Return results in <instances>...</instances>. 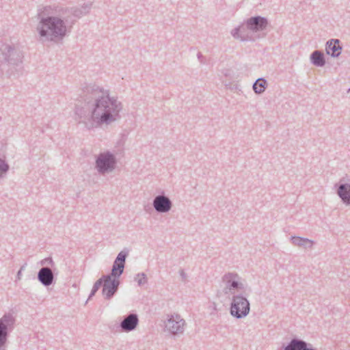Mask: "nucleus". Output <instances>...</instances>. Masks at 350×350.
I'll list each match as a JSON object with an SVG mask.
<instances>
[{"instance_id":"1","label":"nucleus","mask_w":350,"mask_h":350,"mask_svg":"<svg viewBox=\"0 0 350 350\" xmlns=\"http://www.w3.org/2000/svg\"><path fill=\"white\" fill-rule=\"evenodd\" d=\"M80 97L81 103L76 105L75 113L87 129L109 125L120 118L122 105L116 97L109 96V90L89 83L82 88Z\"/></svg>"},{"instance_id":"2","label":"nucleus","mask_w":350,"mask_h":350,"mask_svg":"<svg viewBox=\"0 0 350 350\" xmlns=\"http://www.w3.org/2000/svg\"><path fill=\"white\" fill-rule=\"evenodd\" d=\"M36 26L39 38L42 43H57L62 40L67 34L68 28H71L75 20L68 18L60 13L59 7L45 6L38 10Z\"/></svg>"},{"instance_id":"3","label":"nucleus","mask_w":350,"mask_h":350,"mask_svg":"<svg viewBox=\"0 0 350 350\" xmlns=\"http://www.w3.org/2000/svg\"><path fill=\"white\" fill-rule=\"evenodd\" d=\"M24 53L19 43L0 40V74L12 75L20 66Z\"/></svg>"},{"instance_id":"4","label":"nucleus","mask_w":350,"mask_h":350,"mask_svg":"<svg viewBox=\"0 0 350 350\" xmlns=\"http://www.w3.org/2000/svg\"><path fill=\"white\" fill-rule=\"evenodd\" d=\"M117 159L115 154L110 151L100 152L95 161V168L100 174L112 172L116 167Z\"/></svg>"},{"instance_id":"5","label":"nucleus","mask_w":350,"mask_h":350,"mask_svg":"<svg viewBox=\"0 0 350 350\" xmlns=\"http://www.w3.org/2000/svg\"><path fill=\"white\" fill-rule=\"evenodd\" d=\"M250 311V304L247 299L241 294L232 296L230 313L233 317L240 319L248 315Z\"/></svg>"},{"instance_id":"6","label":"nucleus","mask_w":350,"mask_h":350,"mask_svg":"<svg viewBox=\"0 0 350 350\" xmlns=\"http://www.w3.org/2000/svg\"><path fill=\"white\" fill-rule=\"evenodd\" d=\"M16 318L11 312L5 313L0 318V350H5L3 347L8 342L10 333L14 329Z\"/></svg>"},{"instance_id":"7","label":"nucleus","mask_w":350,"mask_h":350,"mask_svg":"<svg viewBox=\"0 0 350 350\" xmlns=\"http://www.w3.org/2000/svg\"><path fill=\"white\" fill-rule=\"evenodd\" d=\"M244 25L245 29L251 33H257L254 37L256 40L265 36L266 34L262 32L266 29L268 25V20L267 18L260 16H252L245 21Z\"/></svg>"},{"instance_id":"8","label":"nucleus","mask_w":350,"mask_h":350,"mask_svg":"<svg viewBox=\"0 0 350 350\" xmlns=\"http://www.w3.org/2000/svg\"><path fill=\"white\" fill-rule=\"evenodd\" d=\"M185 321L179 314L167 315L165 328L172 335L181 334L185 331Z\"/></svg>"},{"instance_id":"9","label":"nucleus","mask_w":350,"mask_h":350,"mask_svg":"<svg viewBox=\"0 0 350 350\" xmlns=\"http://www.w3.org/2000/svg\"><path fill=\"white\" fill-rule=\"evenodd\" d=\"M129 250L124 249L120 252L113 261L111 273L106 275H109L111 278L120 280V276L124 273L126 259L129 256Z\"/></svg>"},{"instance_id":"10","label":"nucleus","mask_w":350,"mask_h":350,"mask_svg":"<svg viewBox=\"0 0 350 350\" xmlns=\"http://www.w3.org/2000/svg\"><path fill=\"white\" fill-rule=\"evenodd\" d=\"M92 3H83L81 7H59L60 13L68 18L77 21L83 15H86L90 11Z\"/></svg>"},{"instance_id":"11","label":"nucleus","mask_w":350,"mask_h":350,"mask_svg":"<svg viewBox=\"0 0 350 350\" xmlns=\"http://www.w3.org/2000/svg\"><path fill=\"white\" fill-rule=\"evenodd\" d=\"M103 287L102 294L107 300L111 299L118 292L120 280L111 278L109 275H103Z\"/></svg>"},{"instance_id":"12","label":"nucleus","mask_w":350,"mask_h":350,"mask_svg":"<svg viewBox=\"0 0 350 350\" xmlns=\"http://www.w3.org/2000/svg\"><path fill=\"white\" fill-rule=\"evenodd\" d=\"M239 276L237 273H228L222 277V280L226 286L224 289V293H232V291L243 289V284L239 281Z\"/></svg>"},{"instance_id":"13","label":"nucleus","mask_w":350,"mask_h":350,"mask_svg":"<svg viewBox=\"0 0 350 350\" xmlns=\"http://www.w3.org/2000/svg\"><path fill=\"white\" fill-rule=\"evenodd\" d=\"M152 206L156 212L159 213H166L171 210L172 202L169 197L165 194H161L154 197L152 201Z\"/></svg>"},{"instance_id":"14","label":"nucleus","mask_w":350,"mask_h":350,"mask_svg":"<svg viewBox=\"0 0 350 350\" xmlns=\"http://www.w3.org/2000/svg\"><path fill=\"white\" fill-rule=\"evenodd\" d=\"M138 324V315L136 313L132 312L123 317L122 321L120 323L119 327L122 332H130L135 330Z\"/></svg>"},{"instance_id":"15","label":"nucleus","mask_w":350,"mask_h":350,"mask_svg":"<svg viewBox=\"0 0 350 350\" xmlns=\"http://www.w3.org/2000/svg\"><path fill=\"white\" fill-rule=\"evenodd\" d=\"M37 278L44 286H49L55 282L54 273L49 267H42L38 272Z\"/></svg>"},{"instance_id":"16","label":"nucleus","mask_w":350,"mask_h":350,"mask_svg":"<svg viewBox=\"0 0 350 350\" xmlns=\"http://www.w3.org/2000/svg\"><path fill=\"white\" fill-rule=\"evenodd\" d=\"M338 39H330L325 44L326 53L332 57H338L342 53V48Z\"/></svg>"},{"instance_id":"17","label":"nucleus","mask_w":350,"mask_h":350,"mask_svg":"<svg viewBox=\"0 0 350 350\" xmlns=\"http://www.w3.org/2000/svg\"><path fill=\"white\" fill-rule=\"evenodd\" d=\"M335 187H338L337 194L342 202L346 205H350V184L341 183L336 185Z\"/></svg>"},{"instance_id":"18","label":"nucleus","mask_w":350,"mask_h":350,"mask_svg":"<svg viewBox=\"0 0 350 350\" xmlns=\"http://www.w3.org/2000/svg\"><path fill=\"white\" fill-rule=\"evenodd\" d=\"M245 27L243 25L241 27H238L231 31L232 36L236 39H240L241 41H255L252 35L245 33Z\"/></svg>"},{"instance_id":"19","label":"nucleus","mask_w":350,"mask_h":350,"mask_svg":"<svg viewBox=\"0 0 350 350\" xmlns=\"http://www.w3.org/2000/svg\"><path fill=\"white\" fill-rule=\"evenodd\" d=\"M291 241L294 245L304 247L305 249H312L314 244V241L311 239L297 236H291Z\"/></svg>"},{"instance_id":"20","label":"nucleus","mask_w":350,"mask_h":350,"mask_svg":"<svg viewBox=\"0 0 350 350\" xmlns=\"http://www.w3.org/2000/svg\"><path fill=\"white\" fill-rule=\"evenodd\" d=\"M311 63L317 67H323L325 65L326 61L324 53L319 51H314L310 55Z\"/></svg>"},{"instance_id":"21","label":"nucleus","mask_w":350,"mask_h":350,"mask_svg":"<svg viewBox=\"0 0 350 350\" xmlns=\"http://www.w3.org/2000/svg\"><path fill=\"white\" fill-rule=\"evenodd\" d=\"M268 86L267 81L265 78H258L253 83L252 88L256 94L263 93Z\"/></svg>"},{"instance_id":"22","label":"nucleus","mask_w":350,"mask_h":350,"mask_svg":"<svg viewBox=\"0 0 350 350\" xmlns=\"http://www.w3.org/2000/svg\"><path fill=\"white\" fill-rule=\"evenodd\" d=\"M101 286H103V276L100 278L98 280H96V282L94 284L88 300H90L96 294V293L98 291V290L100 288Z\"/></svg>"},{"instance_id":"23","label":"nucleus","mask_w":350,"mask_h":350,"mask_svg":"<svg viewBox=\"0 0 350 350\" xmlns=\"http://www.w3.org/2000/svg\"><path fill=\"white\" fill-rule=\"evenodd\" d=\"M10 170V165L4 160L0 159V178H3Z\"/></svg>"},{"instance_id":"24","label":"nucleus","mask_w":350,"mask_h":350,"mask_svg":"<svg viewBox=\"0 0 350 350\" xmlns=\"http://www.w3.org/2000/svg\"><path fill=\"white\" fill-rule=\"evenodd\" d=\"M135 281L139 286H142L148 282L146 275L144 273H139L135 277Z\"/></svg>"},{"instance_id":"25","label":"nucleus","mask_w":350,"mask_h":350,"mask_svg":"<svg viewBox=\"0 0 350 350\" xmlns=\"http://www.w3.org/2000/svg\"><path fill=\"white\" fill-rule=\"evenodd\" d=\"M54 264L55 263L51 257L45 258L40 261V265L43 267H46L45 265H51L53 267Z\"/></svg>"},{"instance_id":"26","label":"nucleus","mask_w":350,"mask_h":350,"mask_svg":"<svg viewBox=\"0 0 350 350\" xmlns=\"http://www.w3.org/2000/svg\"><path fill=\"white\" fill-rule=\"evenodd\" d=\"M301 350H316L312 346V344L306 342L305 341L304 345Z\"/></svg>"},{"instance_id":"27","label":"nucleus","mask_w":350,"mask_h":350,"mask_svg":"<svg viewBox=\"0 0 350 350\" xmlns=\"http://www.w3.org/2000/svg\"><path fill=\"white\" fill-rule=\"evenodd\" d=\"M179 273H180V277L182 278L183 281L185 282L187 280V274L185 273L184 270L180 269L179 271Z\"/></svg>"},{"instance_id":"28","label":"nucleus","mask_w":350,"mask_h":350,"mask_svg":"<svg viewBox=\"0 0 350 350\" xmlns=\"http://www.w3.org/2000/svg\"><path fill=\"white\" fill-rule=\"evenodd\" d=\"M197 56H198V59L200 61V62L202 63L203 59H204L202 54L200 52H198L197 54Z\"/></svg>"},{"instance_id":"29","label":"nucleus","mask_w":350,"mask_h":350,"mask_svg":"<svg viewBox=\"0 0 350 350\" xmlns=\"http://www.w3.org/2000/svg\"><path fill=\"white\" fill-rule=\"evenodd\" d=\"M21 275H22V272L18 270V271L17 272V275H16V280H20L21 278Z\"/></svg>"},{"instance_id":"30","label":"nucleus","mask_w":350,"mask_h":350,"mask_svg":"<svg viewBox=\"0 0 350 350\" xmlns=\"http://www.w3.org/2000/svg\"><path fill=\"white\" fill-rule=\"evenodd\" d=\"M25 267H26V264L22 265L19 269V271H21V272L25 269Z\"/></svg>"}]
</instances>
